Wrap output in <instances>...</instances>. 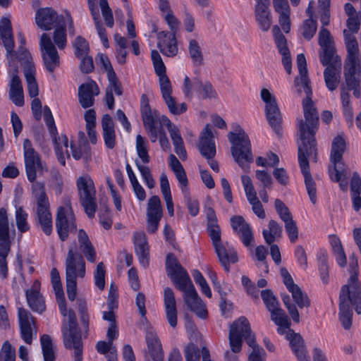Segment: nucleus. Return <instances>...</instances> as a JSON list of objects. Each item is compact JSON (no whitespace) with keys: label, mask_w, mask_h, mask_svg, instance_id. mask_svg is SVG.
<instances>
[{"label":"nucleus","mask_w":361,"mask_h":361,"mask_svg":"<svg viewBox=\"0 0 361 361\" xmlns=\"http://www.w3.org/2000/svg\"><path fill=\"white\" fill-rule=\"evenodd\" d=\"M163 216L161 200L157 195L151 197L147 208V230L149 233H154Z\"/></svg>","instance_id":"a211bd4d"},{"label":"nucleus","mask_w":361,"mask_h":361,"mask_svg":"<svg viewBox=\"0 0 361 361\" xmlns=\"http://www.w3.org/2000/svg\"><path fill=\"white\" fill-rule=\"evenodd\" d=\"M184 354L186 361H200L199 349L192 343H190L185 346Z\"/></svg>","instance_id":"774afa93"},{"label":"nucleus","mask_w":361,"mask_h":361,"mask_svg":"<svg viewBox=\"0 0 361 361\" xmlns=\"http://www.w3.org/2000/svg\"><path fill=\"white\" fill-rule=\"evenodd\" d=\"M341 68H326L324 72V80L330 91L335 90L339 83Z\"/></svg>","instance_id":"37998d69"},{"label":"nucleus","mask_w":361,"mask_h":361,"mask_svg":"<svg viewBox=\"0 0 361 361\" xmlns=\"http://www.w3.org/2000/svg\"><path fill=\"white\" fill-rule=\"evenodd\" d=\"M261 99L265 103V114L271 128L279 133L282 123V116L276 97L266 88L260 92Z\"/></svg>","instance_id":"ddd939ff"},{"label":"nucleus","mask_w":361,"mask_h":361,"mask_svg":"<svg viewBox=\"0 0 361 361\" xmlns=\"http://www.w3.org/2000/svg\"><path fill=\"white\" fill-rule=\"evenodd\" d=\"M256 20L260 27L264 31H268L272 23V18L270 9H264L260 11H255Z\"/></svg>","instance_id":"49530a36"},{"label":"nucleus","mask_w":361,"mask_h":361,"mask_svg":"<svg viewBox=\"0 0 361 361\" xmlns=\"http://www.w3.org/2000/svg\"><path fill=\"white\" fill-rule=\"evenodd\" d=\"M102 127L106 147L109 149H113L116 144V133L113 119L109 114H105L103 116Z\"/></svg>","instance_id":"f704fd0d"},{"label":"nucleus","mask_w":361,"mask_h":361,"mask_svg":"<svg viewBox=\"0 0 361 361\" xmlns=\"http://www.w3.org/2000/svg\"><path fill=\"white\" fill-rule=\"evenodd\" d=\"M345 149V141L343 137H336L331 145V161L333 166H329V173L333 181H339L342 176L345 177L348 174L347 169L341 161L343 154Z\"/></svg>","instance_id":"f8f14e48"},{"label":"nucleus","mask_w":361,"mask_h":361,"mask_svg":"<svg viewBox=\"0 0 361 361\" xmlns=\"http://www.w3.org/2000/svg\"><path fill=\"white\" fill-rule=\"evenodd\" d=\"M231 227L240 237L245 247L253 245L254 235L250 225L242 216H234L231 219Z\"/></svg>","instance_id":"4be33fe9"},{"label":"nucleus","mask_w":361,"mask_h":361,"mask_svg":"<svg viewBox=\"0 0 361 361\" xmlns=\"http://www.w3.org/2000/svg\"><path fill=\"white\" fill-rule=\"evenodd\" d=\"M282 300L285 307L287 308L288 313L292 318V319L296 322L299 323L300 322V314L296 308V306L291 302L290 298L287 294L281 295Z\"/></svg>","instance_id":"bf43d9fd"},{"label":"nucleus","mask_w":361,"mask_h":361,"mask_svg":"<svg viewBox=\"0 0 361 361\" xmlns=\"http://www.w3.org/2000/svg\"><path fill=\"white\" fill-rule=\"evenodd\" d=\"M40 341L44 361H55V353L50 336L44 334L41 336Z\"/></svg>","instance_id":"09e8293b"},{"label":"nucleus","mask_w":361,"mask_h":361,"mask_svg":"<svg viewBox=\"0 0 361 361\" xmlns=\"http://www.w3.org/2000/svg\"><path fill=\"white\" fill-rule=\"evenodd\" d=\"M207 219V232L210 236L214 247L223 243L221 241V230L217 224V218L214 210L212 207L206 209Z\"/></svg>","instance_id":"473e14b6"},{"label":"nucleus","mask_w":361,"mask_h":361,"mask_svg":"<svg viewBox=\"0 0 361 361\" xmlns=\"http://www.w3.org/2000/svg\"><path fill=\"white\" fill-rule=\"evenodd\" d=\"M243 338L248 344L249 340L256 342L255 336L252 332L250 324L245 317H240L234 322L230 328L228 339L231 349L233 353L241 350Z\"/></svg>","instance_id":"9d476101"},{"label":"nucleus","mask_w":361,"mask_h":361,"mask_svg":"<svg viewBox=\"0 0 361 361\" xmlns=\"http://www.w3.org/2000/svg\"><path fill=\"white\" fill-rule=\"evenodd\" d=\"M63 18L50 7L39 8L35 13V23L43 30H51L56 24L60 23Z\"/></svg>","instance_id":"aec40b11"},{"label":"nucleus","mask_w":361,"mask_h":361,"mask_svg":"<svg viewBox=\"0 0 361 361\" xmlns=\"http://www.w3.org/2000/svg\"><path fill=\"white\" fill-rule=\"evenodd\" d=\"M188 54L194 66L200 67L204 65V54L200 42L195 39L188 42Z\"/></svg>","instance_id":"58836bf2"},{"label":"nucleus","mask_w":361,"mask_h":361,"mask_svg":"<svg viewBox=\"0 0 361 361\" xmlns=\"http://www.w3.org/2000/svg\"><path fill=\"white\" fill-rule=\"evenodd\" d=\"M80 202L90 218L94 216L97 210L96 190L91 177L85 174L76 180Z\"/></svg>","instance_id":"1a4fd4ad"},{"label":"nucleus","mask_w":361,"mask_h":361,"mask_svg":"<svg viewBox=\"0 0 361 361\" xmlns=\"http://www.w3.org/2000/svg\"><path fill=\"white\" fill-rule=\"evenodd\" d=\"M18 318L21 338L27 344L31 345L37 334L35 318L24 308L18 309Z\"/></svg>","instance_id":"6ab92c4d"},{"label":"nucleus","mask_w":361,"mask_h":361,"mask_svg":"<svg viewBox=\"0 0 361 361\" xmlns=\"http://www.w3.org/2000/svg\"><path fill=\"white\" fill-rule=\"evenodd\" d=\"M199 149L201 154L208 160L212 169L218 172L219 164L213 158L216 154L214 135L209 124L206 125L200 135Z\"/></svg>","instance_id":"2eb2a0df"},{"label":"nucleus","mask_w":361,"mask_h":361,"mask_svg":"<svg viewBox=\"0 0 361 361\" xmlns=\"http://www.w3.org/2000/svg\"><path fill=\"white\" fill-rule=\"evenodd\" d=\"M298 142V161L301 172L304 176L306 189L311 202L315 204L317 202V189L314 181L310 172L308 157L314 156L316 159L317 149L314 137L300 139Z\"/></svg>","instance_id":"423d86ee"},{"label":"nucleus","mask_w":361,"mask_h":361,"mask_svg":"<svg viewBox=\"0 0 361 361\" xmlns=\"http://www.w3.org/2000/svg\"><path fill=\"white\" fill-rule=\"evenodd\" d=\"M352 271L348 284L344 285L340 293L339 319L345 329L352 325L353 311L350 304L355 306V312L361 314V287L358 282V264L357 259L351 265Z\"/></svg>","instance_id":"39448f33"},{"label":"nucleus","mask_w":361,"mask_h":361,"mask_svg":"<svg viewBox=\"0 0 361 361\" xmlns=\"http://www.w3.org/2000/svg\"><path fill=\"white\" fill-rule=\"evenodd\" d=\"M157 47L164 55L173 57L178 54V49L176 35L161 31L157 34Z\"/></svg>","instance_id":"393cba45"},{"label":"nucleus","mask_w":361,"mask_h":361,"mask_svg":"<svg viewBox=\"0 0 361 361\" xmlns=\"http://www.w3.org/2000/svg\"><path fill=\"white\" fill-rule=\"evenodd\" d=\"M269 229L264 230L262 232L265 242L271 245L276 238H280L282 235V226L275 220H271L269 222Z\"/></svg>","instance_id":"79ce46f5"},{"label":"nucleus","mask_w":361,"mask_h":361,"mask_svg":"<svg viewBox=\"0 0 361 361\" xmlns=\"http://www.w3.org/2000/svg\"><path fill=\"white\" fill-rule=\"evenodd\" d=\"M133 243L135 252L140 264L147 267L149 265V245L147 236L143 231H136L133 233Z\"/></svg>","instance_id":"bb28decb"},{"label":"nucleus","mask_w":361,"mask_h":361,"mask_svg":"<svg viewBox=\"0 0 361 361\" xmlns=\"http://www.w3.org/2000/svg\"><path fill=\"white\" fill-rule=\"evenodd\" d=\"M78 241L79 248L87 260L91 263L96 261V250L90 241L87 233L83 230L80 229L78 233Z\"/></svg>","instance_id":"72a5a7b5"},{"label":"nucleus","mask_w":361,"mask_h":361,"mask_svg":"<svg viewBox=\"0 0 361 361\" xmlns=\"http://www.w3.org/2000/svg\"><path fill=\"white\" fill-rule=\"evenodd\" d=\"M71 153L75 160L83 159L87 162L91 159L90 148L89 146L71 145Z\"/></svg>","instance_id":"3c124183"},{"label":"nucleus","mask_w":361,"mask_h":361,"mask_svg":"<svg viewBox=\"0 0 361 361\" xmlns=\"http://www.w3.org/2000/svg\"><path fill=\"white\" fill-rule=\"evenodd\" d=\"M194 84L199 87V90L197 91L200 97L202 99H216L217 98V93L212 85L209 82H202L198 78H195Z\"/></svg>","instance_id":"c03bdc74"},{"label":"nucleus","mask_w":361,"mask_h":361,"mask_svg":"<svg viewBox=\"0 0 361 361\" xmlns=\"http://www.w3.org/2000/svg\"><path fill=\"white\" fill-rule=\"evenodd\" d=\"M0 35L2 39L4 46L7 51V59L8 60L9 66L14 68V66L17 68V65L12 58L16 56L18 59L23 63H30V54L27 50L23 47H20L18 53L13 51L14 40L12 33L11 23L9 19L4 18L0 23Z\"/></svg>","instance_id":"6e6552de"},{"label":"nucleus","mask_w":361,"mask_h":361,"mask_svg":"<svg viewBox=\"0 0 361 361\" xmlns=\"http://www.w3.org/2000/svg\"><path fill=\"white\" fill-rule=\"evenodd\" d=\"M269 311L271 313V320L279 326L278 332L279 334H283L284 329H289L290 320L283 310L278 305Z\"/></svg>","instance_id":"ea45409f"},{"label":"nucleus","mask_w":361,"mask_h":361,"mask_svg":"<svg viewBox=\"0 0 361 361\" xmlns=\"http://www.w3.org/2000/svg\"><path fill=\"white\" fill-rule=\"evenodd\" d=\"M319 58L322 64L326 68H341V59L336 54L335 48L333 47L322 48Z\"/></svg>","instance_id":"4c0bfd02"},{"label":"nucleus","mask_w":361,"mask_h":361,"mask_svg":"<svg viewBox=\"0 0 361 361\" xmlns=\"http://www.w3.org/2000/svg\"><path fill=\"white\" fill-rule=\"evenodd\" d=\"M344 75L348 90H353V95L359 98L360 96V81L355 75L361 76V66L360 64L345 63Z\"/></svg>","instance_id":"a878e982"},{"label":"nucleus","mask_w":361,"mask_h":361,"mask_svg":"<svg viewBox=\"0 0 361 361\" xmlns=\"http://www.w3.org/2000/svg\"><path fill=\"white\" fill-rule=\"evenodd\" d=\"M214 249L221 264L224 270L228 272L230 271V265L238 261L237 251L228 242L216 245Z\"/></svg>","instance_id":"5701e85b"},{"label":"nucleus","mask_w":361,"mask_h":361,"mask_svg":"<svg viewBox=\"0 0 361 361\" xmlns=\"http://www.w3.org/2000/svg\"><path fill=\"white\" fill-rule=\"evenodd\" d=\"M256 178L261 183L262 188H271L273 184V179L267 171L257 170L255 172Z\"/></svg>","instance_id":"338daca9"},{"label":"nucleus","mask_w":361,"mask_h":361,"mask_svg":"<svg viewBox=\"0 0 361 361\" xmlns=\"http://www.w3.org/2000/svg\"><path fill=\"white\" fill-rule=\"evenodd\" d=\"M56 228L62 241L68 238L69 232L76 230L75 215L70 206L60 207L58 209Z\"/></svg>","instance_id":"dca6fc26"},{"label":"nucleus","mask_w":361,"mask_h":361,"mask_svg":"<svg viewBox=\"0 0 361 361\" xmlns=\"http://www.w3.org/2000/svg\"><path fill=\"white\" fill-rule=\"evenodd\" d=\"M99 6L102 11V14L104 19L106 25L109 27H112L114 25V20L111 9L109 6L107 0H99Z\"/></svg>","instance_id":"13d9d810"},{"label":"nucleus","mask_w":361,"mask_h":361,"mask_svg":"<svg viewBox=\"0 0 361 361\" xmlns=\"http://www.w3.org/2000/svg\"><path fill=\"white\" fill-rule=\"evenodd\" d=\"M192 276L196 283H197L202 289V292L208 298L212 297V291L204 279L202 274L198 270H194Z\"/></svg>","instance_id":"e2e57ef3"},{"label":"nucleus","mask_w":361,"mask_h":361,"mask_svg":"<svg viewBox=\"0 0 361 361\" xmlns=\"http://www.w3.org/2000/svg\"><path fill=\"white\" fill-rule=\"evenodd\" d=\"M11 240L9 231V221L7 211L5 208L0 209V276L2 279L8 277V265L6 258L11 251Z\"/></svg>","instance_id":"9b49d317"},{"label":"nucleus","mask_w":361,"mask_h":361,"mask_svg":"<svg viewBox=\"0 0 361 361\" xmlns=\"http://www.w3.org/2000/svg\"><path fill=\"white\" fill-rule=\"evenodd\" d=\"M295 85L298 93L305 92L306 98L302 100V109L305 119H297V129L299 139L312 137L318 129L319 116L312 100V88L307 74L300 75L295 78Z\"/></svg>","instance_id":"20e7f679"},{"label":"nucleus","mask_w":361,"mask_h":361,"mask_svg":"<svg viewBox=\"0 0 361 361\" xmlns=\"http://www.w3.org/2000/svg\"><path fill=\"white\" fill-rule=\"evenodd\" d=\"M140 112L144 126L154 123L157 117V111H152L149 103V99L145 94L141 96Z\"/></svg>","instance_id":"a19ab883"},{"label":"nucleus","mask_w":361,"mask_h":361,"mask_svg":"<svg viewBox=\"0 0 361 361\" xmlns=\"http://www.w3.org/2000/svg\"><path fill=\"white\" fill-rule=\"evenodd\" d=\"M39 49L46 69L54 73L60 66V57L55 44L47 33H43L39 39Z\"/></svg>","instance_id":"4468645a"},{"label":"nucleus","mask_w":361,"mask_h":361,"mask_svg":"<svg viewBox=\"0 0 361 361\" xmlns=\"http://www.w3.org/2000/svg\"><path fill=\"white\" fill-rule=\"evenodd\" d=\"M28 214L22 207H18L16 209L15 219L18 231L25 233L30 230V225L27 221Z\"/></svg>","instance_id":"de8ad7c7"},{"label":"nucleus","mask_w":361,"mask_h":361,"mask_svg":"<svg viewBox=\"0 0 361 361\" xmlns=\"http://www.w3.org/2000/svg\"><path fill=\"white\" fill-rule=\"evenodd\" d=\"M23 149L27 178L32 183V192L35 202V219L44 233L49 235L52 232V216L50 212V204L45 192L44 184L36 181L37 173L42 175L44 171H47V168L41 161L38 153L32 147L30 140H24Z\"/></svg>","instance_id":"f257e3e1"},{"label":"nucleus","mask_w":361,"mask_h":361,"mask_svg":"<svg viewBox=\"0 0 361 361\" xmlns=\"http://www.w3.org/2000/svg\"><path fill=\"white\" fill-rule=\"evenodd\" d=\"M136 165L147 187L150 189L153 188L155 185V181L152 176L149 168L148 166L141 165L137 161H136Z\"/></svg>","instance_id":"0e129e2a"},{"label":"nucleus","mask_w":361,"mask_h":361,"mask_svg":"<svg viewBox=\"0 0 361 361\" xmlns=\"http://www.w3.org/2000/svg\"><path fill=\"white\" fill-rule=\"evenodd\" d=\"M105 266L103 262H99L94 273V279L96 286L103 290L105 287Z\"/></svg>","instance_id":"4d7b16f0"},{"label":"nucleus","mask_w":361,"mask_h":361,"mask_svg":"<svg viewBox=\"0 0 361 361\" xmlns=\"http://www.w3.org/2000/svg\"><path fill=\"white\" fill-rule=\"evenodd\" d=\"M40 283L35 281L30 289L25 292L29 307L34 312L42 313L45 310L44 300L39 293Z\"/></svg>","instance_id":"c85d7f7f"},{"label":"nucleus","mask_w":361,"mask_h":361,"mask_svg":"<svg viewBox=\"0 0 361 361\" xmlns=\"http://www.w3.org/2000/svg\"><path fill=\"white\" fill-rule=\"evenodd\" d=\"M55 44L59 49H63L67 44L66 30L64 25L57 27L53 32Z\"/></svg>","instance_id":"603ef678"},{"label":"nucleus","mask_w":361,"mask_h":361,"mask_svg":"<svg viewBox=\"0 0 361 361\" xmlns=\"http://www.w3.org/2000/svg\"><path fill=\"white\" fill-rule=\"evenodd\" d=\"M345 43L348 51L345 63L360 64L358 59V44L355 37L346 30L343 31Z\"/></svg>","instance_id":"c9c22d12"},{"label":"nucleus","mask_w":361,"mask_h":361,"mask_svg":"<svg viewBox=\"0 0 361 361\" xmlns=\"http://www.w3.org/2000/svg\"><path fill=\"white\" fill-rule=\"evenodd\" d=\"M166 267L168 276L176 287L183 292V300L188 309L200 318H207V310L205 305L198 296L187 271L181 266L174 255H167Z\"/></svg>","instance_id":"7ed1b4c3"},{"label":"nucleus","mask_w":361,"mask_h":361,"mask_svg":"<svg viewBox=\"0 0 361 361\" xmlns=\"http://www.w3.org/2000/svg\"><path fill=\"white\" fill-rule=\"evenodd\" d=\"M274 39L279 52L282 55V63L288 74H291L292 61L290 50L287 45L286 37L282 34L280 27L276 25L272 27Z\"/></svg>","instance_id":"412c9836"},{"label":"nucleus","mask_w":361,"mask_h":361,"mask_svg":"<svg viewBox=\"0 0 361 361\" xmlns=\"http://www.w3.org/2000/svg\"><path fill=\"white\" fill-rule=\"evenodd\" d=\"M107 78L109 85L106 88L105 100L109 109L112 110L114 108L113 92L118 96H121L123 94V87L115 72H111Z\"/></svg>","instance_id":"7c9ffc66"},{"label":"nucleus","mask_w":361,"mask_h":361,"mask_svg":"<svg viewBox=\"0 0 361 361\" xmlns=\"http://www.w3.org/2000/svg\"><path fill=\"white\" fill-rule=\"evenodd\" d=\"M95 28L97 31V33L102 42V44L105 48H108L109 47L107 34L105 27L102 25L100 20H99V14L95 13L94 16L92 17Z\"/></svg>","instance_id":"680f3d73"},{"label":"nucleus","mask_w":361,"mask_h":361,"mask_svg":"<svg viewBox=\"0 0 361 361\" xmlns=\"http://www.w3.org/2000/svg\"><path fill=\"white\" fill-rule=\"evenodd\" d=\"M66 278L77 279L85 276V262L82 255L77 253L73 248L68 251L66 258Z\"/></svg>","instance_id":"f3484780"},{"label":"nucleus","mask_w":361,"mask_h":361,"mask_svg":"<svg viewBox=\"0 0 361 361\" xmlns=\"http://www.w3.org/2000/svg\"><path fill=\"white\" fill-rule=\"evenodd\" d=\"M274 206L277 214L283 222L288 221L289 219H293L289 209L281 200L276 199Z\"/></svg>","instance_id":"052dcab7"},{"label":"nucleus","mask_w":361,"mask_h":361,"mask_svg":"<svg viewBox=\"0 0 361 361\" xmlns=\"http://www.w3.org/2000/svg\"><path fill=\"white\" fill-rule=\"evenodd\" d=\"M51 278L60 312L63 317H68L67 319H64L62 327L65 347L68 349L74 350L73 357L75 361H82V343L81 335L78 329L75 314L72 310H69L67 312L66 299L59 273L56 268L51 269Z\"/></svg>","instance_id":"f03ea898"},{"label":"nucleus","mask_w":361,"mask_h":361,"mask_svg":"<svg viewBox=\"0 0 361 361\" xmlns=\"http://www.w3.org/2000/svg\"><path fill=\"white\" fill-rule=\"evenodd\" d=\"M261 296L268 310H273L274 307L279 305V302L271 290H262Z\"/></svg>","instance_id":"69168bd1"},{"label":"nucleus","mask_w":361,"mask_h":361,"mask_svg":"<svg viewBox=\"0 0 361 361\" xmlns=\"http://www.w3.org/2000/svg\"><path fill=\"white\" fill-rule=\"evenodd\" d=\"M73 47L75 49L74 54L77 58H81L89 55V43L82 36H78L73 42Z\"/></svg>","instance_id":"8fccbe9b"},{"label":"nucleus","mask_w":361,"mask_h":361,"mask_svg":"<svg viewBox=\"0 0 361 361\" xmlns=\"http://www.w3.org/2000/svg\"><path fill=\"white\" fill-rule=\"evenodd\" d=\"M164 306L167 320L170 326L175 328L177 325V310L173 291L170 288L164 289Z\"/></svg>","instance_id":"2f4dec72"},{"label":"nucleus","mask_w":361,"mask_h":361,"mask_svg":"<svg viewBox=\"0 0 361 361\" xmlns=\"http://www.w3.org/2000/svg\"><path fill=\"white\" fill-rule=\"evenodd\" d=\"M99 94V89L94 81L83 83L78 87L79 103L84 109L89 108L94 104V97Z\"/></svg>","instance_id":"b1692460"},{"label":"nucleus","mask_w":361,"mask_h":361,"mask_svg":"<svg viewBox=\"0 0 361 361\" xmlns=\"http://www.w3.org/2000/svg\"><path fill=\"white\" fill-rule=\"evenodd\" d=\"M228 139L231 144V152L235 161L245 171L250 169L249 164L252 162L253 156L251 142L248 135L238 126L235 132H229Z\"/></svg>","instance_id":"0eeeda50"},{"label":"nucleus","mask_w":361,"mask_h":361,"mask_svg":"<svg viewBox=\"0 0 361 361\" xmlns=\"http://www.w3.org/2000/svg\"><path fill=\"white\" fill-rule=\"evenodd\" d=\"M17 73L18 68L14 66V68L11 72L9 99L16 105L22 106L24 104L23 90L21 80L18 76Z\"/></svg>","instance_id":"cd10ccee"},{"label":"nucleus","mask_w":361,"mask_h":361,"mask_svg":"<svg viewBox=\"0 0 361 361\" xmlns=\"http://www.w3.org/2000/svg\"><path fill=\"white\" fill-rule=\"evenodd\" d=\"M146 342L153 361H164V352L157 336L153 332H147Z\"/></svg>","instance_id":"e433bc0d"},{"label":"nucleus","mask_w":361,"mask_h":361,"mask_svg":"<svg viewBox=\"0 0 361 361\" xmlns=\"http://www.w3.org/2000/svg\"><path fill=\"white\" fill-rule=\"evenodd\" d=\"M290 293H291L292 297L298 307H307L310 305L309 298L305 293L302 292L299 286L295 287V288L291 290Z\"/></svg>","instance_id":"864d4df0"},{"label":"nucleus","mask_w":361,"mask_h":361,"mask_svg":"<svg viewBox=\"0 0 361 361\" xmlns=\"http://www.w3.org/2000/svg\"><path fill=\"white\" fill-rule=\"evenodd\" d=\"M317 25V21L313 18H308L304 20L302 26V35L307 40L311 39L315 35Z\"/></svg>","instance_id":"6e6d98bb"},{"label":"nucleus","mask_w":361,"mask_h":361,"mask_svg":"<svg viewBox=\"0 0 361 361\" xmlns=\"http://www.w3.org/2000/svg\"><path fill=\"white\" fill-rule=\"evenodd\" d=\"M170 136L172 140L176 154L180 159L185 160L187 158V153L179 130L178 128H173V130H171Z\"/></svg>","instance_id":"a18cd8bd"},{"label":"nucleus","mask_w":361,"mask_h":361,"mask_svg":"<svg viewBox=\"0 0 361 361\" xmlns=\"http://www.w3.org/2000/svg\"><path fill=\"white\" fill-rule=\"evenodd\" d=\"M288 331L289 333L286 335V338L289 341L291 349L298 361H310L302 336L289 329Z\"/></svg>","instance_id":"c756f323"},{"label":"nucleus","mask_w":361,"mask_h":361,"mask_svg":"<svg viewBox=\"0 0 361 361\" xmlns=\"http://www.w3.org/2000/svg\"><path fill=\"white\" fill-rule=\"evenodd\" d=\"M161 92L165 102L171 103L172 87L166 75L159 77Z\"/></svg>","instance_id":"5fc2aeb1"}]
</instances>
